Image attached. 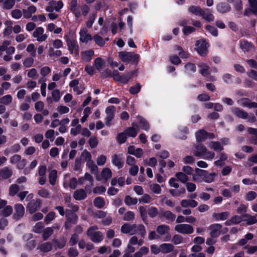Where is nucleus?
I'll return each mask as SVG.
<instances>
[{
	"instance_id": "36",
	"label": "nucleus",
	"mask_w": 257,
	"mask_h": 257,
	"mask_svg": "<svg viewBox=\"0 0 257 257\" xmlns=\"http://www.w3.org/2000/svg\"><path fill=\"white\" fill-rule=\"evenodd\" d=\"M94 205L98 209L103 208L105 204L104 199L101 197H96L93 201Z\"/></svg>"
},
{
	"instance_id": "43",
	"label": "nucleus",
	"mask_w": 257,
	"mask_h": 257,
	"mask_svg": "<svg viewBox=\"0 0 257 257\" xmlns=\"http://www.w3.org/2000/svg\"><path fill=\"white\" fill-rule=\"evenodd\" d=\"M229 216L228 212H223L219 213H214L212 214L213 217L216 220L220 219L222 220H226Z\"/></svg>"
},
{
	"instance_id": "49",
	"label": "nucleus",
	"mask_w": 257,
	"mask_h": 257,
	"mask_svg": "<svg viewBox=\"0 0 257 257\" xmlns=\"http://www.w3.org/2000/svg\"><path fill=\"white\" fill-rule=\"evenodd\" d=\"M20 190V187L18 185L14 184L11 185L9 187V194L11 196H15Z\"/></svg>"
},
{
	"instance_id": "25",
	"label": "nucleus",
	"mask_w": 257,
	"mask_h": 257,
	"mask_svg": "<svg viewBox=\"0 0 257 257\" xmlns=\"http://www.w3.org/2000/svg\"><path fill=\"white\" fill-rule=\"evenodd\" d=\"M161 245V252L162 253L167 254L173 251L175 248L174 246L169 243H164Z\"/></svg>"
},
{
	"instance_id": "46",
	"label": "nucleus",
	"mask_w": 257,
	"mask_h": 257,
	"mask_svg": "<svg viewBox=\"0 0 257 257\" xmlns=\"http://www.w3.org/2000/svg\"><path fill=\"white\" fill-rule=\"evenodd\" d=\"M253 237V235L251 233H247L243 238L239 240L237 244L240 246L245 245L248 240H251Z\"/></svg>"
},
{
	"instance_id": "52",
	"label": "nucleus",
	"mask_w": 257,
	"mask_h": 257,
	"mask_svg": "<svg viewBox=\"0 0 257 257\" xmlns=\"http://www.w3.org/2000/svg\"><path fill=\"white\" fill-rule=\"evenodd\" d=\"M13 98L11 95H6L0 98V103L5 105H9L12 102Z\"/></svg>"
},
{
	"instance_id": "29",
	"label": "nucleus",
	"mask_w": 257,
	"mask_h": 257,
	"mask_svg": "<svg viewBox=\"0 0 257 257\" xmlns=\"http://www.w3.org/2000/svg\"><path fill=\"white\" fill-rule=\"evenodd\" d=\"M36 7L31 6L28 7L27 9H23V12L24 17L26 19H28L32 17V14L36 12Z\"/></svg>"
},
{
	"instance_id": "20",
	"label": "nucleus",
	"mask_w": 257,
	"mask_h": 257,
	"mask_svg": "<svg viewBox=\"0 0 257 257\" xmlns=\"http://www.w3.org/2000/svg\"><path fill=\"white\" fill-rule=\"evenodd\" d=\"M66 220L72 222L73 224H76L78 218L77 215L71 210H66Z\"/></svg>"
},
{
	"instance_id": "44",
	"label": "nucleus",
	"mask_w": 257,
	"mask_h": 257,
	"mask_svg": "<svg viewBox=\"0 0 257 257\" xmlns=\"http://www.w3.org/2000/svg\"><path fill=\"white\" fill-rule=\"evenodd\" d=\"M57 173L56 170H52L49 174V180L51 185H54L56 183Z\"/></svg>"
},
{
	"instance_id": "14",
	"label": "nucleus",
	"mask_w": 257,
	"mask_h": 257,
	"mask_svg": "<svg viewBox=\"0 0 257 257\" xmlns=\"http://www.w3.org/2000/svg\"><path fill=\"white\" fill-rule=\"evenodd\" d=\"M15 212L13 215L14 219L19 220L23 217L25 213V208L21 204H16L14 206Z\"/></svg>"
},
{
	"instance_id": "6",
	"label": "nucleus",
	"mask_w": 257,
	"mask_h": 257,
	"mask_svg": "<svg viewBox=\"0 0 257 257\" xmlns=\"http://www.w3.org/2000/svg\"><path fill=\"white\" fill-rule=\"evenodd\" d=\"M175 230L181 234H190L193 232V226L189 224H178L175 225Z\"/></svg>"
},
{
	"instance_id": "23",
	"label": "nucleus",
	"mask_w": 257,
	"mask_h": 257,
	"mask_svg": "<svg viewBox=\"0 0 257 257\" xmlns=\"http://www.w3.org/2000/svg\"><path fill=\"white\" fill-rule=\"evenodd\" d=\"M241 105L243 107H246L249 108H257V102H252L250 99L247 98H243L240 100Z\"/></svg>"
},
{
	"instance_id": "32",
	"label": "nucleus",
	"mask_w": 257,
	"mask_h": 257,
	"mask_svg": "<svg viewBox=\"0 0 257 257\" xmlns=\"http://www.w3.org/2000/svg\"><path fill=\"white\" fill-rule=\"evenodd\" d=\"M105 62L100 57L96 58L94 61V65L95 68L99 71H100L104 67Z\"/></svg>"
},
{
	"instance_id": "21",
	"label": "nucleus",
	"mask_w": 257,
	"mask_h": 257,
	"mask_svg": "<svg viewBox=\"0 0 257 257\" xmlns=\"http://www.w3.org/2000/svg\"><path fill=\"white\" fill-rule=\"evenodd\" d=\"M208 147L216 152H220L223 149V145L218 141H211L208 144Z\"/></svg>"
},
{
	"instance_id": "13",
	"label": "nucleus",
	"mask_w": 257,
	"mask_h": 257,
	"mask_svg": "<svg viewBox=\"0 0 257 257\" xmlns=\"http://www.w3.org/2000/svg\"><path fill=\"white\" fill-rule=\"evenodd\" d=\"M195 171V173L192 175L193 181L197 183L203 182L205 174H206L207 171L199 168H196Z\"/></svg>"
},
{
	"instance_id": "63",
	"label": "nucleus",
	"mask_w": 257,
	"mask_h": 257,
	"mask_svg": "<svg viewBox=\"0 0 257 257\" xmlns=\"http://www.w3.org/2000/svg\"><path fill=\"white\" fill-rule=\"evenodd\" d=\"M88 142L89 146L91 148H95L98 144L97 137L94 136H93L90 138Z\"/></svg>"
},
{
	"instance_id": "35",
	"label": "nucleus",
	"mask_w": 257,
	"mask_h": 257,
	"mask_svg": "<svg viewBox=\"0 0 257 257\" xmlns=\"http://www.w3.org/2000/svg\"><path fill=\"white\" fill-rule=\"evenodd\" d=\"M188 10L191 14L199 16H201L203 10L200 7L195 6H191L188 8Z\"/></svg>"
},
{
	"instance_id": "15",
	"label": "nucleus",
	"mask_w": 257,
	"mask_h": 257,
	"mask_svg": "<svg viewBox=\"0 0 257 257\" xmlns=\"http://www.w3.org/2000/svg\"><path fill=\"white\" fill-rule=\"evenodd\" d=\"M79 34L80 36V41L82 43H87L89 41L93 39L91 35L87 33V30L86 28L81 29Z\"/></svg>"
},
{
	"instance_id": "51",
	"label": "nucleus",
	"mask_w": 257,
	"mask_h": 257,
	"mask_svg": "<svg viewBox=\"0 0 257 257\" xmlns=\"http://www.w3.org/2000/svg\"><path fill=\"white\" fill-rule=\"evenodd\" d=\"M101 175L103 178L107 180L111 177L112 172L109 168H105L102 170Z\"/></svg>"
},
{
	"instance_id": "62",
	"label": "nucleus",
	"mask_w": 257,
	"mask_h": 257,
	"mask_svg": "<svg viewBox=\"0 0 257 257\" xmlns=\"http://www.w3.org/2000/svg\"><path fill=\"white\" fill-rule=\"evenodd\" d=\"M257 197V194L255 192L250 191L247 192L245 196V199L247 201H252L256 198Z\"/></svg>"
},
{
	"instance_id": "3",
	"label": "nucleus",
	"mask_w": 257,
	"mask_h": 257,
	"mask_svg": "<svg viewBox=\"0 0 257 257\" xmlns=\"http://www.w3.org/2000/svg\"><path fill=\"white\" fill-rule=\"evenodd\" d=\"M98 229L97 226L93 225L90 227L86 232L87 235L90 239L95 243L101 242L104 238L103 233L100 231H97Z\"/></svg>"
},
{
	"instance_id": "41",
	"label": "nucleus",
	"mask_w": 257,
	"mask_h": 257,
	"mask_svg": "<svg viewBox=\"0 0 257 257\" xmlns=\"http://www.w3.org/2000/svg\"><path fill=\"white\" fill-rule=\"evenodd\" d=\"M175 176L178 180L184 184H185L189 180V177L188 176L183 172L176 173Z\"/></svg>"
},
{
	"instance_id": "55",
	"label": "nucleus",
	"mask_w": 257,
	"mask_h": 257,
	"mask_svg": "<svg viewBox=\"0 0 257 257\" xmlns=\"http://www.w3.org/2000/svg\"><path fill=\"white\" fill-rule=\"evenodd\" d=\"M135 217V215L134 212L128 211L124 214L123 219L125 221H133Z\"/></svg>"
},
{
	"instance_id": "10",
	"label": "nucleus",
	"mask_w": 257,
	"mask_h": 257,
	"mask_svg": "<svg viewBox=\"0 0 257 257\" xmlns=\"http://www.w3.org/2000/svg\"><path fill=\"white\" fill-rule=\"evenodd\" d=\"M41 201L40 199H36L31 200L27 206V209L31 214L35 212L41 207Z\"/></svg>"
},
{
	"instance_id": "53",
	"label": "nucleus",
	"mask_w": 257,
	"mask_h": 257,
	"mask_svg": "<svg viewBox=\"0 0 257 257\" xmlns=\"http://www.w3.org/2000/svg\"><path fill=\"white\" fill-rule=\"evenodd\" d=\"M138 119L140 127L145 131H148L150 128L149 123L142 117H139Z\"/></svg>"
},
{
	"instance_id": "40",
	"label": "nucleus",
	"mask_w": 257,
	"mask_h": 257,
	"mask_svg": "<svg viewBox=\"0 0 257 257\" xmlns=\"http://www.w3.org/2000/svg\"><path fill=\"white\" fill-rule=\"evenodd\" d=\"M218 11L221 13H225L229 12L231 8L226 3L219 4L217 6Z\"/></svg>"
},
{
	"instance_id": "47",
	"label": "nucleus",
	"mask_w": 257,
	"mask_h": 257,
	"mask_svg": "<svg viewBox=\"0 0 257 257\" xmlns=\"http://www.w3.org/2000/svg\"><path fill=\"white\" fill-rule=\"evenodd\" d=\"M79 159H81V161L83 160L87 163L92 160L91 155L90 152L85 150L82 152L80 158Z\"/></svg>"
},
{
	"instance_id": "56",
	"label": "nucleus",
	"mask_w": 257,
	"mask_h": 257,
	"mask_svg": "<svg viewBox=\"0 0 257 257\" xmlns=\"http://www.w3.org/2000/svg\"><path fill=\"white\" fill-rule=\"evenodd\" d=\"M15 4V0H5L3 4V7L5 9L9 10L12 9Z\"/></svg>"
},
{
	"instance_id": "19",
	"label": "nucleus",
	"mask_w": 257,
	"mask_h": 257,
	"mask_svg": "<svg viewBox=\"0 0 257 257\" xmlns=\"http://www.w3.org/2000/svg\"><path fill=\"white\" fill-rule=\"evenodd\" d=\"M159 217L161 218H164L167 220L173 222L176 218V215L169 210H166L160 212Z\"/></svg>"
},
{
	"instance_id": "26",
	"label": "nucleus",
	"mask_w": 257,
	"mask_h": 257,
	"mask_svg": "<svg viewBox=\"0 0 257 257\" xmlns=\"http://www.w3.org/2000/svg\"><path fill=\"white\" fill-rule=\"evenodd\" d=\"M13 175L11 169L8 167H4L0 170V176L4 179H7L11 177Z\"/></svg>"
},
{
	"instance_id": "22",
	"label": "nucleus",
	"mask_w": 257,
	"mask_h": 257,
	"mask_svg": "<svg viewBox=\"0 0 257 257\" xmlns=\"http://www.w3.org/2000/svg\"><path fill=\"white\" fill-rule=\"evenodd\" d=\"M180 204L182 207L187 208L191 207L194 208L198 205V203L196 201L193 199H183Z\"/></svg>"
},
{
	"instance_id": "28",
	"label": "nucleus",
	"mask_w": 257,
	"mask_h": 257,
	"mask_svg": "<svg viewBox=\"0 0 257 257\" xmlns=\"http://www.w3.org/2000/svg\"><path fill=\"white\" fill-rule=\"evenodd\" d=\"M207 132L204 130H200L197 131L195 134L196 139L197 142H202L206 139Z\"/></svg>"
},
{
	"instance_id": "9",
	"label": "nucleus",
	"mask_w": 257,
	"mask_h": 257,
	"mask_svg": "<svg viewBox=\"0 0 257 257\" xmlns=\"http://www.w3.org/2000/svg\"><path fill=\"white\" fill-rule=\"evenodd\" d=\"M196 50L202 56H205L208 52L207 43L204 40H198L196 43Z\"/></svg>"
},
{
	"instance_id": "57",
	"label": "nucleus",
	"mask_w": 257,
	"mask_h": 257,
	"mask_svg": "<svg viewBox=\"0 0 257 257\" xmlns=\"http://www.w3.org/2000/svg\"><path fill=\"white\" fill-rule=\"evenodd\" d=\"M251 12L257 15V0H248Z\"/></svg>"
},
{
	"instance_id": "50",
	"label": "nucleus",
	"mask_w": 257,
	"mask_h": 257,
	"mask_svg": "<svg viewBox=\"0 0 257 257\" xmlns=\"http://www.w3.org/2000/svg\"><path fill=\"white\" fill-rule=\"evenodd\" d=\"M124 202L128 206L135 205L138 202V199L137 198H133L130 195H126L124 198Z\"/></svg>"
},
{
	"instance_id": "16",
	"label": "nucleus",
	"mask_w": 257,
	"mask_h": 257,
	"mask_svg": "<svg viewBox=\"0 0 257 257\" xmlns=\"http://www.w3.org/2000/svg\"><path fill=\"white\" fill-rule=\"evenodd\" d=\"M232 111L234 115L237 117L242 119H247L248 117V114L247 112L243 109H240L238 107H233L232 109Z\"/></svg>"
},
{
	"instance_id": "34",
	"label": "nucleus",
	"mask_w": 257,
	"mask_h": 257,
	"mask_svg": "<svg viewBox=\"0 0 257 257\" xmlns=\"http://www.w3.org/2000/svg\"><path fill=\"white\" fill-rule=\"evenodd\" d=\"M112 162L113 164L117 167L118 169L122 168L123 165V162L121 158L116 154L112 156Z\"/></svg>"
},
{
	"instance_id": "48",
	"label": "nucleus",
	"mask_w": 257,
	"mask_h": 257,
	"mask_svg": "<svg viewBox=\"0 0 257 257\" xmlns=\"http://www.w3.org/2000/svg\"><path fill=\"white\" fill-rule=\"evenodd\" d=\"M53 229L48 227L44 229L43 232V238L44 240H47L53 233Z\"/></svg>"
},
{
	"instance_id": "30",
	"label": "nucleus",
	"mask_w": 257,
	"mask_h": 257,
	"mask_svg": "<svg viewBox=\"0 0 257 257\" xmlns=\"http://www.w3.org/2000/svg\"><path fill=\"white\" fill-rule=\"evenodd\" d=\"M201 17L208 22H211L214 20V17L211 12L208 9L203 10Z\"/></svg>"
},
{
	"instance_id": "61",
	"label": "nucleus",
	"mask_w": 257,
	"mask_h": 257,
	"mask_svg": "<svg viewBox=\"0 0 257 257\" xmlns=\"http://www.w3.org/2000/svg\"><path fill=\"white\" fill-rule=\"evenodd\" d=\"M141 87V84L138 83L136 85L131 87L129 91L132 94H136L140 92Z\"/></svg>"
},
{
	"instance_id": "7",
	"label": "nucleus",
	"mask_w": 257,
	"mask_h": 257,
	"mask_svg": "<svg viewBox=\"0 0 257 257\" xmlns=\"http://www.w3.org/2000/svg\"><path fill=\"white\" fill-rule=\"evenodd\" d=\"M170 230V226L166 224L159 225L156 228V232L159 235L163 236L166 234L167 235L165 238V241H168L171 238V235L169 234Z\"/></svg>"
},
{
	"instance_id": "17",
	"label": "nucleus",
	"mask_w": 257,
	"mask_h": 257,
	"mask_svg": "<svg viewBox=\"0 0 257 257\" xmlns=\"http://www.w3.org/2000/svg\"><path fill=\"white\" fill-rule=\"evenodd\" d=\"M67 239L65 237H61L59 239H53L52 243L54 244L55 249H61L63 248L66 243Z\"/></svg>"
},
{
	"instance_id": "5",
	"label": "nucleus",
	"mask_w": 257,
	"mask_h": 257,
	"mask_svg": "<svg viewBox=\"0 0 257 257\" xmlns=\"http://www.w3.org/2000/svg\"><path fill=\"white\" fill-rule=\"evenodd\" d=\"M68 49L71 54H74L75 57L79 55V47L76 40L71 39L68 35H65Z\"/></svg>"
},
{
	"instance_id": "38",
	"label": "nucleus",
	"mask_w": 257,
	"mask_h": 257,
	"mask_svg": "<svg viewBox=\"0 0 257 257\" xmlns=\"http://www.w3.org/2000/svg\"><path fill=\"white\" fill-rule=\"evenodd\" d=\"M243 221V215L241 216L234 215L231 218L226 222L227 225H231L232 224H238Z\"/></svg>"
},
{
	"instance_id": "27",
	"label": "nucleus",
	"mask_w": 257,
	"mask_h": 257,
	"mask_svg": "<svg viewBox=\"0 0 257 257\" xmlns=\"http://www.w3.org/2000/svg\"><path fill=\"white\" fill-rule=\"evenodd\" d=\"M94 55V52L92 50H89L82 52V60L84 62L90 61Z\"/></svg>"
},
{
	"instance_id": "33",
	"label": "nucleus",
	"mask_w": 257,
	"mask_h": 257,
	"mask_svg": "<svg viewBox=\"0 0 257 257\" xmlns=\"http://www.w3.org/2000/svg\"><path fill=\"white\" fill-rule=\"evenodd\" d=\"M62 51L59 50H55L53 48H49L48 51V56L53 59L57 58L62 55Z\"/></svg>"
},
{
	"instance_id": "1",
	"label": "nucleus",
	"mask_w": 257,
	"mask_h": 257,
	"mask_svg": "<svg viewBox=\"0 0 257 257\" xmlns=\"http://www.w3.org/2000/svg\"><path fill=\"white\" fill-rule=\"evenodd\" d=\"M121 231L124 234L134 235L139 234L144 237L146 233L145 227L143 224H130L125 223L121 227Z\"/></svg>"
},
{
	"instance_id": "12",
	"label": "nucleus",
	"mask_w": 257,
	"mask_h": 257,
	"mask_svg": "<svg viewBox=\"0 0 257 257\" xmlns=\"http://www.w3.org/2000/svg\"><path fill=\"white\" fill-rule=\"evenodd\" d=\"M116 109L114 106L111 105L106 107L105 109V113L107 114V116L105 118V123L107 126H109L111 125V121L114 118V113Z\"/></svg>"
},
{
	"instance_id": "31",
	"label": "nucleus",
	"mask_w": 257,
	"mask_h": 257,
	"mask_svg": "<svg viewBox=\"0 0 257 257\" xmlns=\"http://www.w3.org/2000/svg\"><path fill=\"white\" fill-rule=\"evenodd\" d=\"M135 126L138 127V125L133 122L132 123V127H128L125 130V133H126V135L133 138L136 137L138 134V131L135 127Z\"/></svg>"
},
{
	"instance_id": "4",
	"label": "nucleus",
	"mask_w": 257,
	"mask_h": 257,
	"mask_svg": "<svg viewBox=\"0 0 257 257\" xmlns=\"http://www.w3.org/2000/svg\"><path fill=\"white\" fill-rule=\"evenodd\" d=\"M119 58L124 62H132L137 64L138 62L139 55L132 52L121 51L118 53Z\"/></svg>"
},
{
	"instance_id": "59",
	"label": "nucleus",
	"mask_w": 257,
	"mask_h": 257,
	"mask_svg": "<svg viewBox=\"0 0 257 257\" xmlns=\"http://www.w3.org/2000/svg\"><path fill=\"white\" fill-rule=\"evenodd\" d=\"M183 241V237L180 234H175L173 236L172 242L176 245L179 244Z\"/></svg>"
},
{
	"instance_id": "8",
	"label": "nucleus",
	"mask_w": 257,
	"mask_h": 257,
	"mask_svg": "<svg viewBox=\"0 0 257 257\" xmlns=\"http://www.w3.org/2000/svg\"><path fill=\"white\" fill-rule=\"evenodd\" d=\"M222 226L219 223H214L210 225L208 227L210 230L209 234L211 238H216L218 237L222 233L221 229Z\"/></svg>"
},
{
	"instance_id": "58",
	"label": "nucleus",
	"mask_w": 257,
	"mask_h": 257,
	"mask_svg": "<svg viewBox=\"0 0 257 257\" xmlns=\"http://www.w3.org/2000/svg\"><path fill=\"white\" fill-rule=\"evenodd\" d=\"M13 208L10 205L6 206L2 211V214L5 217L9 216L13 212Z\"/></svg>"
},
{
	"instance_id": "39",
	"label": "nucleus",
	"mask_w": 257,
	"mask_h": 257,
	"mask_svg": "<svg viewBox=\"0 0 257 257\" xmlns=\"http://www.w3.org/2000/svg\"><path fill=\"white\" fill-rule=\"evenodd\" d=\"M53 248V243L51 242H46L42 243L39 247L41 251L44 252H48L51 251Z\"/></svg>"
},
{
	"instance_id": "45",
	"label": "nucleus",
	"mask_w": 257,
	"mask_h": 257,
	"mask_svg": "<svg viewBox=\"0 0 257 257\" xmlns=\"http://www.w3.org/2000/svg\"><path fill=\"white\" fill-rule=\"evenodd\" d=\"M86 166L90 169V172L93 174H97L98 173V167L95 164L93 160L86 163Z\"/></svg>"
},
{
	"instance_id": "60",
	"label": "nucleus",
	"mask_w": 257,
	"mask_h": 257,
	"mask_svg": "<svg viewBox=\"0 0 257 257\" xmlns=\"http://www.w3.org/2000/svg\"><path fill=\"white\" fill-rule=\"evenodd\" d=\"M56 214L54 212L51 211L47 214L44 219V222L46 224H49L51 221L55 218Z\"/></svg>"
},
{
	"instance_id": "54",
	"label": "nucleus",
	"mask_w": 257,
	"mask_h": 257,
	"mask_svg": "<svg viewBox=\"0 0 257 257\" xmlns=\"http://www.w3.org/2000/svg\"><path fill=\"white\" fill-rule=\"evenodd\" d=\"M216 174L215 173H212L210 174H208L207 172L206 174H205V176L204 177V179L203 181H204L206 183H211L214 181V178L216 176Z\"/></svg>"
},
{
	"instance_id": "37",
	"label": "nucleus",
	"mask_w": 257,
	"mask_h": 257,
	"mask_svg": "<svg viewBox=\"0 0 257 257\" xmlns=\"http://www.w3.org/2000/svg\"><path fill=\"white\" fill-rule=\"evenodd\" d=\"M240 47L244 52H248L253 49L252 44L246 41L240 42Z\"/></svg>"
},
{
	"instance_id": "2",
	"label": "nucleus",
	"mask_w": 257,
	"mask_h": 257,
	"mask_svg": "<svg viewBox=\"0 0 257 257\" xmlns=\"http://www.w3.org/2000/svg\"><path fill=\"white\" fill-rule=\"evenodd\" d=\"M195 156L202 157L206 160H212L215 157V153L209 151L202 144H196L195 146V150L193 151Z\"/></svg>"
},
{
	"instance_id": "24",
	"label": "nucleus",
	"mask_w": 257,
	"mask_h": 257,
	"mask_svg": "<svg viewBox=\"0 0 257 257\" xmlns=\"http://www.w3.org/2000/svg\"><path fill=\"white\" fill-rule=\"evenodd\" d=\"M243 221L246 222L247 225H251L257 222V215H251L249 214H243Z\"/></svg>"
},
{
	"instance_id": "42",
	"label": "nucleus",
	"mask_w": 257,
	"mask_h": 257,
	"mask_svg": "<svg viewBox=\"0 0 257 257\" xmlns=\"http://www.w3.org/2000/svg\"><path fill=\"white\" fill-rule=\"evenodd\" d=\"M44 229V225L42 222H38L33 227V231L36 233H42Z\"/></svg>"
},
{
	"instance_id": "64",
	"label": "nucleus",
	"mask_w": 257,
	"mask_h": 257,
	"mask_svg": "<svg viewBox=\"0 0 257 257\" xmlns=\"http://www.w3.org/2000/svg\"><path fill=\"white\" fill-rule=\"evenodd\" d=\"M79 251L76 248L73 247H71L68 249V255L69 257H77Z\"/></svg>"
},
{
	"instance_id": "11",
	"label": "nucleus",
	"mask_w": 257,
	"mask_h": 257,
	"mask_svg": "<svg viewBox=\"0 0 257 257\" xmlns=\"http://www.w3.org/2000/svg\"><path fill=\"white\" fill-rule=\"evenodd\" d=\"M44 30L42 27H38L35 29L33 33V36L36 38L38 42L45 41L48 38V35L44 34Z\"/></svg>"
},
{
	"instance_id": "18",
	"label": "nucleus",
	"mask_w": 257,
	"mask_h": 257,
	"mask_svg": "<svg viewBox=\"0 0 257 257\" xmlns=\"http://www.w3.org/2000/svg\"><path fill=\"white\" fill-rule=\"evenodd\" d=\"M73 196L76 200H82L86 198L87 194L84 189H79L74 191Z\"/></svg>"
}]
</instances>
